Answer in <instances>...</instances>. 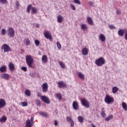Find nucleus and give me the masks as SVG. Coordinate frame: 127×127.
<instances>
[{"instance_id":"1","label":"nucleus","mask_w":127,"mask_h":127,"mask_svg":"<svg viewBox=\"0 0 127 127\" xmlns=\"http://www.w3.org/2000/svg\"><path fill=\"white\" fill-rule=\"evenodd\" d=\"M26 62L27 65L30 67V68H32V64H33V58L31 55H27L26 56Z\"/></svg>"},{"instance_id":"2","label":"nucleus","mask_w":127,"mask_h":127,"mask_svg":"<svg viewBox=\"0 0 127 127\" xmlns=\"http://www.w3.org/2000/svg\"><path fill=\"white\" fill-rule=\"evenodd\" d=\"M95 64L97 66H102L106 64V60L103 57L99 58L95 60Z\"/></svg>"},{"instance_id":"3","label":"nucleus","mask_w":127,"mask_h":127,"mask_svg":"<svg viewBox=\"0 0 127 127\" xmlns=\"http://www.w3.org/2000/svg\"><path fill=\"white\" fill-rule=\"evenodd\" d=\"M114 98H113L112 96L106 95L105 99H104V102L107 104L108 105H110V104H112L114 103Z\"/></svg>"},{"instance_id":"4","label":"nucleus","mask_w":127,"mask_h":127,"mask_svg":"<svg viewBox=\"0 0 127 127\" xmlns=\"http://www.w3.org/2000/svg\"><path fill=\"white\" fill-rule=\"evenodd\" d=\"M80 103L83 107H85L87 109L90 108V102H89L87 99L83 98L80 101Z\"/></svg>"},{"instance_id":"5","label":"nucleus","mask_w":127,"mask_h":127,"mask_svg":"<svg viewBox=\"0 0 127 127\" xmlns=\"http://www.w3.org/2000/svg\"><path fill=\"white\" fill-rule=\"evenodd\" d=\"M7 33H8V36H9V37H11V38L14 37L15 32L13 28H12L11 27H8Z\"/></svg>"},{"instance_id":"6","label":"nucleus","mask_w":127,"mask_h":127,"mask_svg":"<svg viewBox=\"0 0 127 127\" xmlns=\"http://www.w3.org/2000/svg\"><path fill=\"white\" fill-rule=\"evenodd\" d=\"M2 48L3 50V53L10 52L11 51V48L6 44H4L2 45Z\"/></svg>"},{"instance_id":"7","label":"nucleus","mask_w":127,"mask_h":127,"mask_svg":"<svg viewBox=\"0 0 127 127\" xmlns=\"http://www.w3.org/2000/svg\"><path fill=\"white\" fill-rule=\"evenodd\" d=\"M40 99L43 101V102H44V103H46V104H50V99H49L47 96H41Z\"/></svg>"},{"instance_id":"8","label":"nucleus","mask_w":127,"mask_h":127,"mask_svg":"<svg viewBox=\"0 0 127 127\" xmlns=\"http://www.w3.org/2000/svg\"><path fill=\"white\" fill-rule=\"evenodd\" d=\"M41 87L43 93H46V92L48 91V84H47V83H43Z\"/></svg>"},{"instance_id":"9","label":"nucleus","mask_w":127,"mask_h":127,"mask_svg":"<svg viewBox=\"0 0 127 127\" xmlns=\"http://www.w3.org/2000/svg\"><path fill=\"white\" fill-rule=\"evenodd\" d=\"M72 108L75 111L79 110V103L76 101H73L72 103Z\"/></svg>"},{"instance_id":"10","label":"nucleus","mask_w":127,"mask_h":127,"mask_svg":"<svg viewBox=\"0 0 127 127\" xmlns=\"http://www.w3.org/2000/svg\"><path fill=\"white\" fill-rule=\"evenodd\" d=\"M82 55L86 56L89 54V49L87 48H83L81 50Z\"/></svg>"},{"instance_id":"11","label":"nucleus","mask_w":127,"mask_h":127,"mask_svg":"<svg viewBox=\"0 0 127 127\" xmlns=\"http://www.w3.org/2000/svg\"><path fill=\"white\" fill-rule=\"evenodd\" d=\"M5 106H6V102H5V100L2 98L0 99V108L1 109Z\"/></svg>"},{"instance_id":"12","label":"nucleus","mask_w":127,"mask_h":127,"mask_svg":"<svg viewBox=\"0 0 127 127\" xmlns=\"http://www.w3.org/2000/svg\"><path fill=\"white\" fill-rule=\"evenodd\" d=\"M98 38L102 42H104V41H106V36L103 34H100L98 36Z\"/></svg>"},{"instance_id":"13","label":"nucleus","mask_w":127,"mask_h":127,"mask_svg":"<svg viewBox=\"0 0 127 127\" xmlns=\"http://www.w3.org/2000/svg\"><path fill=\"white\" fill-rule=\"evenodd\" d=\"M58 86L59 88H60V89H61V88H66V87H67L66 84H65V83H64L63 81L59 82Z\"/></svg>"},{"instance_id":"14","label":"nucleus","mask_w":127,"mask_h":127,"mask_svg":"<svg viewBox=\"0 0 127 127\" xmlns=\"http://www.w3.org/2000/svg\"><path fill=\"white\" fill-rule=\"evenodd\" d=\"M44 36L47 39H52V36H51V35H50V33L49 32H45L44 33Z\"/></svg>"},{"instance_id":"15","label":"nucleus","mask_w":127,"mask_h":127,"mask_svg":"<svg viewBox=\"0 0 127 127\" xmlns=\"http://www.w3.org/2000/svg\"><path fill=\"white\" fill-rule=\"evenodd\" d=\"M63 19H64V18L63 17V16L62 15H59L57 17V21L59 22V23H61V22H63Z\"/></svg>"},{"instance_id":"16","label":"nucleus","mask_w":127,"mask_h":127,"mask_svg":"<svg viewBox=\"0 0 127 127\" xmlns=\"http://www.w3.org/2000/svg\"><path fill=\"white\" fill-rule=\"evenodd\" d=\"M80 27L81 30L83 31H85L88 29V26H87V24L85 23L81 24Z\"/></svg>"},{"instance_id":"17","label":"nucleus","mask_w":127,"mask_h":127,"mask_svg":"<svg viewBox=\"0 0 127 127\" xmlns=\"http://www.w3.org/2000/svg\"><path fill=\"white\" fill-rule=\"evenodd\" d=\"M0 77L2 79L7 80L8 78H9V74L7 73H3L1 75Z\"/></svg>"},{"instance_id":"18","label":"nucleus","mask_w":127,"mask_h":127,"mask_svg":"<svg viewBox=\"0 0 127 127\" xmlns=\"http://www.w3.org/2000/svg\"><path fill=\"white\" fill-rule=\"evenodd\" d=\"M87 20L88 21V24L90 25H93L94 24V22L93 21V19L90 17H88L87 18Z\"/></svg>"},{"instance_id":"19","label":"nucleus","mask_w":127,"mask_h":127,"mask_svg":"<svg viewBox=\"0 0 127 127\" xmlns=\"http://www.w3.org/2000/svg\"><path fill=\"white\" fill-rule=\"evenodd\" d=\"M118 33L119 36L123 37L125 34V31L123 29H120L118 31Z\"/></svg>"},{"instance_id":"20","label":"nucleus","mask_w":127,"mask_h":127,"mask_svg":"<svg viewBox=\"0 0 127 127\" xmlns=\"http://www.w3.org/2000/svg\"><path fill=\"white\" fill-rule=\"evenodd\" d=\"M56 98L58 99L60 102L62 101V95L60 93H56Z\"/></svg>"},{"instance_id":"21","label":"nucleus","mask_w":127,"mask_h":127,"mask_svg":"<svg viewBox=\"0 0 127 127\" xmlns=\"http://www.w3.org/2000/svg\"><path fill=\"white\" fill-rule=\"evenodd\" d=\"M24 44H26V45H27V46H29V45H30V40L27 38H26L24 40Z\"/></svg>"},{"instance_id":"22","label":"nucleus","mask_w":127,"mask_h":127,"mask_svg":"<svg viewBox=\"0 0 127 127\" xmlns=\"http://www.w3.org/2000/svg\"><path fill=\"white\" fill-rule=\"evenodd\" d=\"M9 68L10 71H13L14 70V64L12 63H9Z\"/></svg>"},{"instance_id":"23","label":"nucleus","mask_w":127,"mask_h":127,"mask_svg":"<svg viewBox=\"0 0 127 127\" xmlns=\"http://www.w3.org/2000/svg\"><path fill=\"white\" fill-rule=\"evenodd\" d=\"M48 60L47 56L43 55L42 56V61L43 63H46V62H47Z\"/></svg>"},{"instance_id":"24","label":"nucleus","mask_w":127,"mask_h":127,"mask_svg":"<svg viewBox=\"0 0 127 127\" xmlns=\"http://www.w3.org/2000/svg\"><path fill=\"white\" fill-rule=\"evenodd\" d=\"M25 94L26 96H27V97H30V96H31V91L29 89H26L25 91Z\"/></svg>"},{"instance_id":"25","label":"nucleus","mask_w":127,"mask_h":127,"mask_svg":"<svg viewBox=\"0 0 127 127\" xmlns=\"http://www.w3.org/2000/svg\"><path fill=\"white\" fill-rule=\"evenodd\" d=\"M0 71L3 73L4 72H6V66L3 65L0 67Z\"/></svg>"},{"instance_id":"26","label":"nucleus","mask_w":127,"mask_h":127,"mask_svg":"<svg viewBox=\"0 0 127 127\" xmlns=\"http://www.w3.org/2000/svg\"><path fill=\"white\" fill-rule=\"evenodd\" d=\"M77 120L78 122H79V123H80L81 124H83V123L84 122V117H83L82 116H78L77 117Z\"/></svg>"},{"instance_id":"27","label":"nucleus","mask_w":127,"mask_h":127,"mask_svg":"<svg viewBox=\"0 0 127 127\" xmlns=\"http://www.w3.org/2000/svg\"><path fill=\"white\" fill-rule=\"evenodd\" d=\"M78 76L80 79H82V80H84L85 79V75L84 74L82 73V72H78Z\"/></svg>"},{"instance_id":"28","label":"nucleus","mask_w":127,"mask_h":127,"mask_svg":"<svg viewBox=\"0 0 127 127\" xmlns=\"http://www.w3.org/2000/svg\"><path fill=\"white\" fill-rule=\"evenodd\" d=\"M118 91H119V88L117 87L114 86L112 88V93H113V94H116Z\"/></svg>"},{"instance_id":"29","label":"nucleus","mask_w":127,"mask_h":127,"mask_svg":"<svg viewBox=\"0 0 127 127\" xmlns=\"http://www.w3.org/2000/svg\"><path fill=\"white\" fill-rule=\"evenodd\" d=\"M59 63L61 68H63V69H65V68H66V65L64 63L62 62H59Z\"/></svg>"},{"instance_id":"30","label":"nucleus","mask_w":127,"mask_h":127,"mask_svg":"<svg viewBox=\"0 0 127 127\" xmlns=\"http://www.w3.org/2000/svg\"><path fill=\"white\" fill-rule=\"evenodd\" d=\"M31 9H32V5L29 4L27 7V11L28 13H29V12H30Z\"/></svg>"},{"instance_id":"31","label":"nucleus","mask_w":127,"mask_h":127,"mask_svg":"<svg viewBox=\"0 0 127 127\" xmlns=\"http://www.w3.org/2000/svg\"><path fill=\"white\" fill-rule=\"evenodd\" d=\"M7 120L6 117L5 116H2L0 119V123H4Z\"/></svg>"},{"instance_id":"32","label":"nucleus","mask_w":127,"mask_h":127,"mask_svg":"<svg viewBox=\"0 0 127 127\" xmlns=\"http://www.w3.org/2000/svg\"><path fill=\"white\" fill-rule=\"evenodd\" d=\"M122 108L125 110V111H127V105L125 102L122 103Z\"/></svg>"},{"instance_id":"33","label":"nucleus","mask_w":127,"mask_h":127,"mask_svg":"<svg viewBox=\"0 0 127 127\" xmlns=\"http://www.w3.org/2000/svg\"><path fill=\"white\" fill-rule=\"evenodd\" d=\"M37 8L35 7H32V14H34V13H36L37 12Z\"/></svg>"},{"instance_id":"34","label":"nucleus","mask_w":127,"mask_h":127,"mask_svg":"<svg viewBox=\"0 0 127 127\" xmlns=\"http://www.w3.org/2000/svg\"><path fill=\"white\" fill-rule=\"evenodd\" d=\"M1 33L2 35H3V36H4V35H5L6 34V30H5V29H4V28L2 29V30L1 31Z\"/></svg>"},{"instance_id":"35","label":"nucleus","mask_w":127,"mask_h":127,"mask_svg":"<svg viewBox=\"0 0 127 127\" xmlns=\"http://www.w3.org/2000/svg\"><path fill=\"white\" fill-rule=\"evenodd\" d=\"M113 118V115H110L106 118L105 121H106V122H109V121H110V120H112Z\"/></svg>"},{"instance_id":"36","label":"nucleus","mask_w":127,"mask_h":127,"mask_svg":"<svg viewBox=\"0 0 127 127\" xmlns=\"http://www.w3.org/2000/svg\"><path fill=\"white\" fill-rule=\"evenodd\" d=\"M39 114L41 115V116H43V117H45V118H47V117H48V115H47L46 113L40 112L39 113Z\"/></svg>"},{"instance_id":"37","label":"nucleus","mask_w":127,"mask_h":127,"mask_svg":"<svg viewBox=\"0 0 127 127\" xmlns=\"http://www.w3.org/2000/svg\"><path fill=\"white\" fill-rule=\"evenodd\" d=\"M73 2L75 3L76 4H78V5H80L81 4V1L80 0H74Z\"/></svg>"},{"instance_id":"38","label":"nucleus","mask_w":127,"mask_h":127,"mask_svg":"<svg viewBox=\"0 0 127 127\" xmlns=\"http://www.w3.org/2000/svg\"><path fill=\"white\" fill-rule=\"evenodd\" d=\"M36 104L37 105V106H38V107H40V106H41L40 100L37 99L36 101Z\"/></svg>"},{"instance_id":"39","label":"nucleus","mask_w":127,"mask_h":127,"mask_svg":"<svg viewBox=\"0 0 127 127\" xmlns=\"http://www.w3.org/2000/svg\"><path fill=\"white\" fill-rule=\"evenodd\" d=\"M66 121L68 123H70L73 121V119L71 118V117H67Z\"/></svg>"},{"instance_id":"40","label":"nucleus","mask_w":127,"mask_h":127,"mask_svg":"<svg viewBox=\"0 0 127 127\" xmlns=\"http://www.w3.org/2000/svg\"><path fill=\"white\" fill-rule=\"evenodd\" d=\"M35 44L36 46H39V45L40 44V42L38 41V40H35Z\"/></svg>"},{"instance_id":"41","label":"nucleus","mask_w":127,"mask_h":127,"mask_svg":"<svg viewBox=\"0 0 127 127\" xmlns=\"http://www.w3.org/2000/svg\"><path fill=\"white\" fill-rule=\"evenodd\" d=\"M57 46L59 50H60V49H61V44H60V43L59 42H57Z\"/></svg>"},{"instance_id":"42","label":"nucleus","mask_w":127,"mask_h":127,"mask_svg":"<svg viewBox=\"0 0 127 127\" xmlns=\"http://www.w3.org/2000/svg\"><path fill=\"white\" fill-rule=\"evenodd\" d=\"M21 105L23 107H26V106H27L28 104H27V102H21Z\"/></svg>"},{"instance_id":"43","label":"nucleus","mask_w":127,"mask_h":127,"mask_svg":"<svg viewBox=\"0 0 127 127\" xmlns=\"http://www.w3.org/2000/svg\"><path fill=\"white\" fill-rule=\"evenodd\" d=\"M109 26L110 29H117V28L114 25H110Z\"/></svg>"},{"instance_id":"44","label":"nucleus","mask_w":127,"mask_h":127,"mask_svg":"<svg viewBox=\"0 0 127 127\" xmlns=\"http://www.w3.org/2000/svg\"><path fill=\"white\" fill-rule=\"evenodd\" d=\"M70 8H71L72 10H76V7H75V5L73 4H70Z\"/></svg>"},{"instance_id":"45","label":"nucleus","mask_w":127,"mask_h":127,"mask_svg":"<svg viewBox=\"0 0 127 127\" xmlns=\"http://www.w3.org/2000/svg\"><path fill=\"white\" fill-rule=\"evenodd\" d=\"M101 115L103 117V118H106V113H105L104 111H101Z\"/></svg>"},{"instance_id":"46","label":"nucleus","mask_w":127,"mask_h":127,"mask_svg":"<svg viewBox=\"0 0 127 127\" xmlns=\"http://www.w3.org/2000/svg\"><path fill=\"white\" fill-rule=\"evenodd\" d=\"M21 70H22L23 71H24V72H26L27 71V68H26V67L25 66H22L21 68Z\"/></svg>"},{"instance_id":"47","label":"nucleus","mask_w":127,"mask_h":127,"mask_svg":"<svg viewBox=\"0 0 127 127\" xmlns=\"http://www.w3.org/2000/svg\"><path fill=\"white\" fill-rule=\"evenodd\" d=\"M0 2L3 4L7 3V1L6 0H0Z\"/></svg>"},{"instance_id":"48","label":"nucleus","mask_w":127,"mask_h":127,"mask_svg":"<svg viewBox=\"0 0 127 127\" xmlns=\"http://www.w3.org/2000/svg\"><path fill=\"white\" fill-rule=\"evenodd\" d=\"M74 126H75V123H74V121L72 120L70 122V127H73Z\"/></svg>"},{"instance_id":"49","label":"nucleus","mask_w":127,"mask_h":127,"mask_svg":"<svg viewBox=\"0 0 127 127\" xmlns=\"http://www.w3.org/2000/svg\"><path fill=\"white\" fill-rule=\"evenodd\" d=\"M15 5H16V6H17V7H19V2H18V1H17L15 3Z\"/></svg>"},{"instance_id":"50","label":"nucleus","mask_w":127,"mask_h":127,"mask_svg":"<svg viewBox=\"0 0 127 127\" xmlns=\"http://www.w3.org/2000/svg\"><path fill=\"white\" fill-rule=\"evenodd\" d=\"M30 76H31V77H35V73H30Z\"/></svg>"},{"instance_id":"51","label":"nucleus","mask_w":127,"mask_h":127,"mask_svg":"<svg viewBox=\"0 0 127 127\" xmlns=\"http://www.w3.org/2000/svg\"><path fill=\"white\" fill-rule=\"evenodd\" d=\"M89 3L90 6H93V5H94V2H93L92 1H89Z\"/></svg>"},{"instance_id":"52","label":"nucleus","mask_w":127,"mask_h":127,"mask_svg":"<svg viewBox=\"0 0 127 127\" xmlns=\"http://www.w3.org/2000/svg\"><path fill=\"white\" fill-rule=\"evenodd\" d=\"M125 39H126V40H127V30L126 31Z\"/></svg>"},{"instance_id":"53","label":"nucleus","mask_w":127,"mask_h":127,"mask_svg":"<svg viewBox=\"0 0 127 127\" xmlns=\"http://www.w3.org/2000/svg\"><path fill=\"white\" fill-rule=\"evenodd\" d=\"M58 125V122L57 120L55 121V126H57Z\"/></svg>"},{"instance_id":"54","label":"nucleus","mask_w":127,"mask_h":127,"mask_svg":"<svg viewBox=\"0 0 127 127\" xmlns=\"http://www.w3.org/2000/svg\"><path fill=\"white\" fill-rule=\"evenodd\" d=\"M91 127H96V126H95L94 124H92L91 125Z\"/></svg>"},{"instance_id":"55","label":"nucleus","mask_w":127,"mask_h":127,"mask_svg":"<svg viewBox=\"0 0 127 127\" xmlns=\"http://www.w3.org/2000/svg\"><path fill=\"white\" fill-rule=\"evenodd\" d=\"M117 13L118 14H120V13H121V11H117Z\"/></svg>"},{"instance_id":"56","label":"nucleus","mask_w":127,"mask_h":127,"mask_svg":"<svg viewBox=\"0 0 127 127\" xmlns=\"http://www.w3.org/2000/svg\"><path fill=\"white\" fill-rule=\"evenodd\" d=\"M104 110H105V108H102L101 112H104Z\"/></svg>"},{"instance_id":"57","label":"nucleus","mask_w":127,"mask_h":127,"mask_svg":"<svg viewBox=\"0 0 127 127\" xmlns=\"http://www.w3.org/2000/svg\"><path fill=\"white\" fill-rule=\"evenodd\" d=\"M36 27H39V24H37L36 25Z\"/></svg>"},{"instance_id":"58","label":"nucleus","mask_w":127,"mask_h":127,"mask_svg":"<svg viewBox=\"0 0 127 127\" xmlns=\"http://www.w3.org/2000/svg\"><path fill=\"white\" fill-rule=\"evenodd\" d=\"M89 123H92V122L91 121H89Z\"/></svg>"},{"instance_id":"59","label":"nucleus","mask_w":127,"mask_h":127,"mask_svg":"<svg viewBox=\"0 0 127 127\" xmlns=\"http://www.w3.org/2000/svg\"><path fill=\"white\" fill-rule=\"evenodd\" d=\"M0 29H1V27L0 26Z\"/></svg>"}]
</instances>
